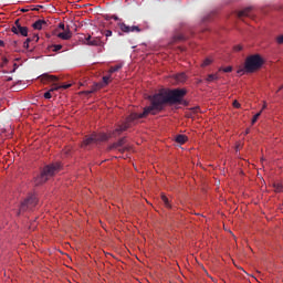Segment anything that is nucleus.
<instances>
[{
    "mask_svg": "<svg viewBox=\"0 0 283 283\" xmlns=\"http://www.w3.org/2000/svg\"><path fill=\"white\" fill-rule=\"evenodd\" d=\"M114 21H118V18L116 15H113Z\"/></svg>",
    "mask_w": 283,
    "mask_h": 283,
    "instance_id": "nucleus-39",
    "label": "nucleus"
},
{
    "mask_svg": "<svg viewBox=\"0 0 283 283\" xmlns=\"http://www.w3.org/2000/svg\"><path fill=\"white\" fill-rule=\"evenodd\" d=\"M85 94H94V91L91 88L90 91H86Z\"/></svg>",
    "mask_w": 283,
    "mask_h": 283,
    "instance_id": "nucleus-38",
    "label": "nucleus"
},
{
    "mask_svg": "<svg viewBox=\"0 0 283 283\" xmlns=\"http://www.w3.org/2000/svg\"><path fill=\"white\" fill-rule=\"evenodd\" d=\"M175 140L179 145H185L187 143V136H185V135H177Z\"/></svg>",
    "mask_w": 283,
    "mask_h": 283,
    "instance_id": "nucleus-15",
    "label": "nucleus"
},
{
    "mask_svg": "<svg viewBox=\"0 0 283 283\" xmlns=\"http://www.w3.org/2000/svg\"><path fill=\"white\" fill-rule=\"evenodd\" d=\"M273 187H274V191H276V193H282V191H283V185L282 184L276 182V184L273 185Z\"/></svg>",
    "mask_w": 283,
    "mask_h": 283,
    "instance_id": "nucleus-19",
    "label": "nucleus"
},
{
    "mask_svg": "<svg viewBox=\"0 0 283 283\" xmlns=\"http://www.w3.org/2000/svg\"><path fill=\"white\" fill-rule=\"evenodd\" d=\"M31 39H32V41H35V43H38V41H39V34H34Z\"/></svg>",
    "mask_w": 283,
    "mask_h": 283,
    "instance_id": "nucleus-33",
    "label": "nucleus"
},
{
    "mask_svg": "<svg viewBox=\"0 0 283 283\" xmlns=\"http://www.w3.org/2000/svg\"><path fill=\"white\" fill-rule=\"evenodd\" d=\"M264 65V60L260 54L250 55L245 59L244 69L238 71V74H253V72H258L260 67Z\"/></svg>",
    "mask_w": 283,
    "mask_h": 283,
    "instance_id": "nucleus-3",
    "label": "nucleus"
},
{
    "mask_svg": "<svg viewBox=\"0 0 283 283\" xmlns=\"http://www.w3.org/2000/svg\"><path fill=\"white\" fill-rule=\"evenodd\" d=\"M72 87V84H64V85H59V84H53L52 87L49 90V92H59V90H70Z\"/></svg>",
    "mask_w": 283,
    "mask_h": 283,
    "instance_id": "nucleus-11",
    "label": "nucleus"
},
{
    "mask_svg": "<svg viewBox=\"0 0 283 283\" xmlns=\"http://www.w3.org/2000/svg\"><path fill=\"white\" fill-rule=\"evenodd\" d=\"M263 109H266V104L263 105Z\"/></svg>",
    "mask_w": 283,
    "mask_h": 283,
    "instance_id": "nucleus-41",
    "label": "nucleus"
},
{
    "mask_svg": "<svg viewBox=\"0 0 283 283\" xmlns=\"http://www.w3.org/2000/svg\"><path fill=\"white\" fill-rule=\"evenodd\" d=\"M125 143H126L125 137L120 138L117 143L113 144V149H118V147H123V145H125Z\"/></svg>",
    "mask_w": 283,
    "mask_h": 283,
    "instance_id": "nucleus-17",
    "label": "nucleus"
},
{
    "mask_svg": "<svg viewBox=\"0 0 283 283\" xmlns=\"http://www.w3.org/2000/svg\"><path fill=\"white\" fill-rule=\"evenodd\" d=\"M39 203V199L34 195H30L20 205L19 213H23L24 211H32L34 207Z\"/></svg>",
    "mask_w": 283,
    "mask_h": 283,
    "instance_id": "nucleus-5",
    "label": "nucleus"
},
{
    "mask_svg": "<svg viewBox=\"0 0 283 283\" xmlns=\"http://www.w3.org/2000/svg\"><path fill=\"white\" fill-rule=\"evenodd\" d=\"M176 83H185L187 81V74L178 73L175 75Z\"/></svg>",
    "mask_w": 283,
    "mask_h": 283,
    "instance_id": "nucleus-14",
    "label": "nucleus"
},
{
    "mask_svg": "<svg viewBox=\"0 0 283 283\" xmlns=\"http://www.w3.org/2000/svg\"><path fill=\"white\" fill-rule=\"evenodd\" d=\"M260 116H262V112H259L253 116L252 125H255V123H258V118H260Z\"/></svg>",
    "mask_w": 283,
    "mask_h": 283,
    "instance_id": "nucleus-24",
    "label": "nucleus"
},
{
    "mask_svg": "<svg viewBox=\"0 0 283 283\" xmlns=\"http://www.w3.org/2000/svg\"><path fill=\"white\" fill-rule=\"evenodd\" d=\"M187 40V38L185 36V34H182V33H176L175 35H174V41L175 42H178V41H186Z\"/></svg>",
    "mask_w": 283,
    "mask_h": 283,
    "instance_id": "nucleus-16",
    "label": "nucleus"
},
{
    "mask_svg": "<svg viewBox=\"0 0 283 283\" xmlns=\"http://www.w3.org/2000/svg\"><path fill=\"white\" fill-rule=\"evenodd\" d=\"M7 81H12V77H8Z\"/></svg>",
    "mask_w": 283,
    "mask_h": 283,
    "instance_id": "nucleus-40",
    "label": "nucleus"
},
{
    "mask_svg": "<svg viewBox=\"0 0 283 283\" xmlns=\"http://www.w3.org/2000/svg\"><path fill=\"white\" fill-rule=\"evenodd\" d=\"M276 42L279 43V45H283V35L277 36Z\"/></svg>",
    "mask_w": 283,
    "mask_h": 283,
    "instance_id": "nucleus-28",
    "label": "nucleus"
},
{
    "mask_svg": "<svg viewBox=\"0 0 283 283\" xmlns=\"http://www.w3.org/2000/svg\"><path fill=\"white\" fill-rule=\"evenodd\" d=\"M24 43H32V38H28Z\"/></svg>",
    "mask_w": 283,
    "mask_h": 283,
    "instance_id": "nucleus-37",
    "label": "nucleus"
},
{
    "mask_svg": "<svg viewBox=\"0 0 283 283\" xmlns=\"http://www.w3.org/2000/svg\"><path fill=\"white\" fill-rule=\"evenodd\" d=\"M245 134H249V129L245 132Z\"/></svg>",
    "mask_w": 283,
    "mask_h": 283,
    "instance_id": "nucleus-43",
    "label": "nucleus"
},
{
    "mask_svg": "<svg viewBox=\"0 0 283 283\" xmlns=\"http://www.w3.org/2000/svg\"><path fill=\"white\" fill-rule=\"evenodd\" d=\"M161 200H163L165 207H167V209H171V203H169V198H167V196L161 195Z\"/></svg>",
    "mask_w": 283,
    "mask_h": 283,
    "instance_id": "nucleus-18",
    "label": "nucleus"
},
{
    "mask_svg": "<svg viewBox=\"0 0 283 283\" xmlns=\"http://www.w3.org/2000/svg\"><path fill=\"white\" fill-rule=\"evenodd\" d=\"M251 8H245L238 12V18L243 19V17H251Z\"/></svg>",
    "mask_w": 283,
    "mask_h": 283,
    "instance_id": "nucleus-13",
    "label": "nucleus"
},
{
    "mask_svg": "<svg viewBox=\"0 0 283 283\" xmlns=\"http://www.w3.org/2000/svg\"><path fill=\"white\" fill-rule=\"evenodd\" d=\"M23 48H24V50H29V49H30V43L24 42V43H23Z\"/></svg>",
    "mask_w": 283,
    "mask_h": 283,
    "instance_id": "nucleus-35",
    "label": "nucleus"
},
{
    "mask_svg": "<svg viewBox=\"0 0 283 283\" xmlns=\"http://www.w3.org/2000/svg\"><path fill=\"white\" fill-rule=\"evenodd\" d=\"M42 83H56L59 81V77L56 75H50L48 73H44L40 76Z\"/></svg>",
    "mask_w": 283,
    "mask_h": 283,
    "instance_id": "nucleus-9",
    "label": "nucleus"
},
{
    "mask_svg": "<svg viewBox=\"0 0 283 283\" xmlns=\"http://www.w3.org/2000/svg\"><path fill=\"white\" fill-rule=\"evenodd\" d=\"M57 38L62 39V41H70V39H72V30H70V25L66 27V30L60 32Z\"/></svg>",
    "mask_w": 283,
    "mask_h": 283,
    "instance_id": "nucleus-10",
    "label": "nucleus"
},
{
    "mask_svg": "<svg viewBox=\"0 0 283 283\" xmlns=\"http://www.w3.org/2000/svg\"><path fill=\"white\" fill-rule=\"evenodd\" d=\"M0 48H6V42H3V40H0Z\"/></svg>",
    "mask_w": 283,
    "mask_h": 283,
    "instance_id": "nucleus-36",
    "label": "nucleus"
},
{
    "mask_svg": "<svg viewBox=\"0 0 283 283\" xmlns=\"http://www.w3.org/2000/svg\"><path fill=\"white\" fill-rule=\"evenodd\" d=\"M219 71H220V72L229 73V72H233V67L227 66V67H224V69H220Z\"/></svg>",
    "mask_w": 283,
    "mask_h": 283,
    "instance_id": "nucleus-26",
    "label": "nucleus"
},
{
    "mask_svg": "<svg viewBox=\"0 0 283 283\" xmlns=\"http://www.w3.org/2000/svg\"><path fill=\"white\" fill-rule=\"evenodd\" d=\"M44 98H46V99L52 98V93L50 91L44 93Z\"/></svg>",
    "mask_w": 283,
    "mask_h": 283,
    "instance_id": "nucleus-31",
    "label": "nucleus"
},
{
    "mask_svg": "<svg viewBox=\"0 0 283 283\" xmlns=\"http://www.w3.org/2000/svg\"><path fill=\"white\" fill-rule=\"evenodd\" d=\"M232 105H233V107H235L237 109H240V104L238 103V101H234Z\"/></svg>",
    "mask_w": 283,
    "mask_h": 283,
    "instance_id": "nucleus-34",
    "label": "nucleus"
},
{
    "mask_svg": "<svg viewBox=\"0 0 283 283\" xmlns=\"http://www.w3.org/2000/svg\"><path fill=\"white\" fill-rule=\"evenodd\" d=\"M85 44L86 45H93V46H96V48H103V45H105V42H103L101 36L92 38V35H87L85 38Z\"/></svg>",
    "mask_w": 283,
    "mask_h": 283,
    "instance_id": "nucleus-8",
    "label": "nucleus"
},
{
    "mask_svg": "<svg viewBox=\"0 0 283 283\" xmlns=\"http://www.w3.org/2000/svg\"><path fill=\"white\" fill-rule=\"evenodd\" d=\"M51 48H52L53 52H59V51L63 50V45H61V44H54Z\"/></svg>",
    "mask_w": 283,
    "mask_h": 283,
    "instance_id": "nucleus-23",
    "label": "nucleus"
},
{
    "mask_svg": "<svg viewBox=\"0 0 283 283\" xmlns=\"http://www.w3.org/2000/svg\"><path fill=\"white\" fill-rule=\"evenodd\" d=\"M211 63H212L211 59L207 57V59L202 62L201 67H207L208 65H211Z\"/></svg>",
    "mask_w": 283,
    "mask_h": 283,
    "instance_id": "nucleus-25",
    "label": "nucleus"
},
{
    "mask_svg": "<svg viewBox=\"0 0 283 283\" xmlns=\"http://www.w3.org/2000/svg\"><path fill=\"white\" fill-rule=\"evenodd\" d=\"M48 25V22L45 20H38L32 24V28L34 30H43Z\"/></svg>",
    "mask_w": 283,
    "mask_h": 283,
    "instance_id": "nucleus-12",
    "label": "nucleus"
},
{
    "mask_svg": "<svg viewBox=\"0 0 283 283\" xmlns=\"http://www.w3.org/2000/svg\"><path fill=\"white\" fill-rule=\"evenodd\" d=\"M118 28H119V30H122L126 34H129V32H137V33L143 32V29L140 28V25L129 27V25L125 24L124 22H119Z\"/></svg>",
    "mask_w": 283,
    "mask_h": 283,
    "instance_id": "nucleus-7",
    "label": "nucleus"
},
{
    "mask_svg": "<svg viewBox=\"0 0 283 283\" xmlns=\"http://www.w3.org/2000/svg\"><path fill=\"white\" fill-rule=\"evenodd\" d=\"M132 123L129 122V117L126 118V122L122 125H119L111 135H107L105 133L99 134H93L91 137H86L83 143L82 147H87L88 145H92L94 143H105V140H109V138H114L116 136H120L122 132H127L132 127Z\"/></svg>",
    "mask_w": 283,
    "mask_h": 283,
    "instance_id": "nucleus-2",
    "label": "nucleus"
},
{
    "mask_svg": "<svg viewBox=\"0 0 283 283\" xmlns=\"http://www.w3.org/2000/svg\"><path fill=\"white\" fill-rule=\"evenodd\" d=\"M59 29L65 31V30H67V27H65V23L61 22L59 24Z\"/></svg>",
    "mask_w": 283,
    "mask_h": 283,
    "instance_id": "nucleus-29",
    "label": "nucleus"
},
{
    "mask_svg": "<svg viewBox=\"0 0 283 283\" xmlns=\"http://www.w3.org/2000/svg\"><path fill=\"white\" fill-rule=\"evenodd\" d=\"M187 96V90L176 88L169 92H159L153 96H149L150 105L144 108L143 113H132L128 116V123H135L139 118H147L149 114L156 116L157 112H163L167 104L169 105H187L186 101H182Z\"/></svg>",
    "mask_w": 283,
    "mask_h": 283,
    "instance_id": "nucleus-1",
    "label": "nucleus"
},
{
    "mask_svg": "<svg viewBox=\"0 0 283 283\" xmlns=\"http://www.w3.org/2000/svg\"><path fill=\"white\" fill-rule=\"evenodd\" d=\"M108 85L109 84V76H104L103 77V83H102V85Z\"/></svg>",
    "mask_w": 283,
    "mask_h": 283,
    "instance_id": "nucleus-27",
    "label": "nucleus"
},
{
    "mask_svg": "<svg viewBox=\"0 0 283 283\" xmlns=\"http://www.w3.org/2000/svg\"><path fill=\"white\" fill-rule=\"evenodd\" d=\"M13 34H21V36H28V27H22L20 20H15L14 25L11 28Z\"/></svg>",
    "mask_w": 283,
    "mask_h": 283,
    "instance_id": "nucleus-6",
    "label": "nucleus"
},
{
    "mask_svg": "<svg viewBox=\"0 0 283 283\" xmlns=\"http://www.w3.org/2000/svg\"><path fill=\"white\" fill-rule=\"evenodd\" d=\"M13 43H14V45H17V41H14Z\"/></svg>",
    "mask_w": 283,
    "mask_h": 283,
    "instance_id": "nucleus-42",
    "label": "nucleus"
},
{
    "mask_svg": "<svg viewBox=\"0 0 283 283\" xmlns=\"http://www.w3.org/2000/svg\"><path fill=\"white\" fill-rule=\"evenodd\" d=\"M123 67V64H116L115 66H112L109 69V73L114 74V72H118V70H120Z\"/></svg>",
    "mask_w": 283,
    "mask_h": 283,
    "instance_id": "nucleus-21",
    "label": "nucleus"
},
{
    "mask_svg": "<svg viewBox=\"0 0 283 283\" xmlns=\"http://www.w3.org/2000/svg\"><path fill=\"white\" fill-rule=\"evenodd\" d=\"M234 51L235 52H242V45H235Z\"/></svg>",
    "mask_w": 283,
    "mask_h": 283,
    "instance_id": "nucleus-32",
    "label": "nucleus"
},
{
    "mask_svg": "<svg viewBox=\"0 0 283 283\" xmlns=\"http://www.w3.org/2000/svg\"><path fill=\"white\" fill-rule=\"evenodd\" d=\"M218 74H210V75H208V78H207V81H208V83H213V81H218Z\"/></svg>",
    "mask_w": 283,
    "mask_h": 283,
    "instance_id": "nucleus-22",
    "label": "nucleus"
},
{
    "mask_svg": "<svg viewBox=\"0 0 283 283\" xmlns=\"http://www.w3.org/2000/svg\"><path fill=\"white\" fill-rule=\"evenodd\" d=\"M112 34H113L112 30H106L104 32V35L106 36V39H108V36H112Z\"/></svg>",
    "mask_w": 283,
    "mask_h": 283,
    "instance_id": "nucleus-30",
    "label": "nucleus"
},
{
    "mask_svg": "<svg viewBox=\"0 0 283 283\" xmlns=\"http://www.w3.org/2000/svg\"><path fill=\"white\" fill-rule=\"evenodd\" d=\"M59 171H61V164H59V163L45 166L42 169L40 176H38L34 179V185L39 187V185H43V184L48 182V180H50V178H52V176H56V174H59Z\"/></svg>",
    "mask_w": 283,
    "mask_h": 283,
    "instance_id": "nucleus-4",
    "label": "nucleus"
},
{
    "mask_svg": "<svg viewBox=\"0 0 283 283\" xmlns=\"http://www.w3.org/2000/svg\"><path fill=\"white\" fill-rule=\"evenodd\" d=\"M104 87V84L103 83H97V84H94L91 88V91L94 93V92H98V90L103 88Z\"/></svg>",
    "mask_w": 283,
    "mask_h": 283,
    "instance_id": "nucleus-20",
    "label": "nucleus"
}]
</instances>
